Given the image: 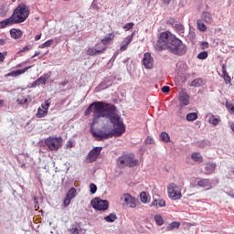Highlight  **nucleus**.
Masks as SVG:
<instances>
[{
  "mask_svg": "<svg viewBox=\"0 0 234 234\" xmlns=\"http://www.w3.org/2000/svg\"><path fill=\"white\" fill-rule=\"evenodd\" d=\"M90 112H93L90 133L94 138H99V142L122 136L125 133V124L114 104L94 101L86 109L85 116H89Z\"/></svg>",
  "mask_w": 234,
  "mask_h": 234,
  "instance_id": "obj_1",
  "label": "nucleus"
},
{
  "mask_svg": "<svg viewBox=\"0 0 234 234\" xmlns=\"http://www.w3.org/2000/svg\"><path fill=\"white\" fill-rule=\"evenodd\" d=\"M156 50H168L174 56H185L187 53V46L171 32L165 31L159 35Z\"/></svg>",
  "mask_w": 234,
  "mask_h": 234,
  "instance_id": "obj_2",
  "label": "nucleus"
},
{
  "mask_svg": "<svg viewBox=\"0 0 234 234\" xmlns=\"http://www.w3.org/2000/svg\"><path fill=\"white\" fill-rule=\"evenodd\" d=\"M30 16V7L25 4L18 5L14 10L11 18L13 19L15 25L19 23H25L26 19H28Z\"/></svg>",
  "mask_w": 234,
  "mask_h": 234,
  "instance_id": "obj_3",
  "label": "nucleus"
},
{
  "mask_svg": "<svg viewBox=\"0 0 234 234\" xmlns=\"http://www.w3.org/2000/svg\"><path fill=\"white\" fill-rule=\"evenodd\" d=\"M168 197L171 200H180L182 198V188L175 183L167 186Z\"/></svg>",
  "mask_w": 234,
  "mask_h": 234,
  "instance_id": "obj_4",
  "label": "nucleus"
},
{
  "mask_svg": "<svg viewBox=\"0 0 234 234\" xmlns=\"http://www.w3.org/2000/svg\"><path fill=\"white\" fill-rule=\"evenodd\" d=\"M118 164L121 165H126L127 167H136V165H138V159H134V154H130L119 157Z\"/></svg>",
  "mask_w": 234,
  "mask_h": 234,
  "instance_id": "obj_5",
  "label": "nucleus"
},
{
  "mask_svg": "<svg viewBox=\"0 0 234 234\" xmlns=\"http://www.w3.org/2000/svg\"><path fill=\"white\" fill-rule=\"evenodd\" d=\"M61 142H63L61 137H48L45 140V144L50 151H58L61 146Z\"/></svg>",
  "mask_w": 234,
  "mask_h": 234,
  "instance_id": "obj_6",
  "label": "nucleus"
},
{
  "mask_svg": "<svg viewBox=\"0 0 234 234\" xmlns=\"http://www.w3.org/2000/svg\"><path fill=\"white\" fill-rule=\"evenodd\" d=\"M90 204L93 209H96L97 211H107V209H109V201L100 197L92 199Z\"/></svg>",
  "mask_w": 234,
  "mask_h": 234,
  "instance_id": "obj_7",
  "label": "nucleus"
},
{
  "mask_svg": "<svg viewBox=\"0 0 234 234\" xmlns=\"http://www.w3.org/2000/svg\"><path fill=\"white\" fill-rule=\"evenodd\" d=\"M103 147L101 146H97L94 147L92 150H90L87 155V160L90 164H92L98 160V156H100L101 150Z\"/></svg>",
  "mask_w": 234,
  "mask_h": 234,
  "instance_id": "obj_8",
  "label": "nucleus"
},
{
  "mask_svg": "<svg viewBox=\"0 0 234 234\" xmlns=\"http://www.w3.org/2000/svg\"><path fill=\"white\" fill-rule=\"evenodd\" d=\"M121 200L124 201V206H126L127 207H136L135 199L130 194H124L121 197Z\"/></svg>",
  "mask_w": 234,
  "mask_h": 234,
  "instance_id": "obj_9",
  "label": "nucleus"
},
{
  "mask_svg": "<svg viewBox=\"0 0 234 234\" xmlns=\"http://www.w3.org/2000/svg\"><path fill=\"white\" fill-rule=\"evenodd\" d=\"M143 64L144 69H153V57H151V53H144L143 58Z\"/></svg>",
  "mask_w": 234,
  "mask_h": 234,
  "instance_id": "obj_10",
  "label": "nucleus"
},
{
  "mask_svg": "<svg viewBox=\"0 0 234 234\" xmlns=\"http://www.w3.org/2000/svg\"><path fill=\"white\" fill-rule=\"evenodd\" d=\"M179 105L180 107H186L189 105V95L186 91H181L179 93Z\"/></svg>",
  "mask_w": 234,
  "mask_h": 234,
  "instance_id": "obj_11",
  "label": "nucleus"
},
{
  "mask_svg": "<svg viewBox=\"0 0 234 234\" xmlns=\"http://www.w3.org/2000/svg\"><path fill=\"white\" fill-rule=\"evenodd\" d=\"M29 69H32V66H28V67H27L25 69H22L11 71V72L7 73L6 76H11L13 78H17V76H21V74H25V72H27V70H29Z\"/></svg>",
  "mask_w": 234,
  "mask_h": 234,
  "instance_id": "obj_12",
  "label": "nucleus"
},
{
  "mask_svg": "<svg viewBox=\"0 0 234 234\" xmlns=\"http://www.w3.org/2000/svg\"><path fill=\"white\" fill-rule=\"evenodd\" d=\"M10 36L13 39H21L23 37V31L21 29L12 28L10 30Z\"/></svg>",
  "mask_w": 234,
  "mask_h": 234,
  "instance_id": "obj_13",
  "label": "nucleus"
},
{
  "mask_svg": "<svg viewBox=\"0 0 234 234\" xmlns=\"http://www.w3.org/2000/svg\"><path fill=\"white\" fill-rule=\"evenodd\" d=\"M69 234H80L81 233V227L78 223H73L69 229Z\"/></svg>",
  "mask_w": 234,
  "mask_h": 234,
  "instance_id": "obj_14",
  "label": "nucleus"
},
{
  "mask_svg": "<svg viewBox=\"0 0 234 234\" xmlns=\"http://www.w3.org/2000/svg\"><path fill=\"white\" fill-rule=\"evenodd\" d=\"M215 169H217V164H215V163H208L205 165L206 175H211V173H213V171H215Z\"/></svg>",
  "mask_w": 234,
  "mask_h": 234,
  "instance_id": "obj_15",
  "label": "nucleus"
},
{
  "mask_svg": "<svg viewBox=\"0 0 234 234\" xmlns=\"http://www.w3.org/2000/svg\"><path fill=\"white\" fill-rule=\"evenodd\" d=\"M104 50H105V48H103L101 49H96L94 48H90L87 50V54H88V56H100V54H101Z\"/></svg>",
  "mask_w": 234,
  "mask_h": 234,
  "instance_id": "obj_16",
  "label": "nucleus"
},
{
  "mask_svg": "<svg viewBox=\"0 0 234 234\" xmlns=\"http://www.w3.org/2000/svg\"><path fill=\"white\" fill-rule=\"evenodd\" d=\"M10 25H16L12 16H10L7 19H5V20L1 21L0 22V28H6V27H10Z\"/></svg>",
  "mask_w": 234,
  "mask_h": 234,
  "instance_id": "obj_17",
  "label": "nucleus"
},
{
  "mask_svg": "<svg viewBox=\"0 0 234 234\" xmlns=\"http://www.w3.org/2000/svg\"><path fill=\"white\" fill-rule=\"evenodd\" d=\"M222 74H223V79H224L225 83H227V84L231 83V77L226 70V64L222 65Z\"/></svg>",
  "mask_w": 234,
  "mask_h": 234,
  "instance_id": "obj_18",
  "label": "nucleus"
},
{
  "mask_svg": "<svg viewBox=\"0 0 234 234\" xmlns=\"http://www.w3.org/2000/svg\"><path fill=\"white\" fill-rule=\"evenodd\" d=\"M208 123H211V125H214L215 127H217V125L220 123V117L210 115V117L208 118Z\"/></svg>",
  "mask_w": 234,
  "mask_h": 234,
  "instance_id": "obj_19",
  "label": "nucleus"
},
{
  "mask_svg": "<svg viewBox=\"0 0 234 234\" xmlns=\"http://www.w3.org/2000/svg\"><path fill=\"white\" fill-rule=\"evenodd\" d=\"M199 187H211V181L209 179H201L197 182Z\"/></svg>",
  "mask_w": 234,
  "mask_h": 234,
  "instance_id": "obj_20",
  "label": "nucleus"
},
{
  "mask_svg": "<svg viewBox=\"0 0 234 234\" xmlns=\"http://www.w3.org/2000/svg\"><path fill=\"white\" fill-rule=\"evenodd\" d=\"M202 85H204V80L197 78L192 80L190 87H202Z\"/></svg>",
  "mask_w": 234,
  "mask_h": 234,
  "instance_id": "obj_21",
  "label": "nucleus"
},
{
  "mask_svg": "<svg viewBox=\"0 0 234 234\" xmlns=\"http://www.w3.org/2000/svg\"><path fill=\"white\" fill-rule=\"evenodd\" d=\"M202 16L204 17L205 23H207L208 25L213 23V16H211V13L204 12Z\"/></svg>",
  "mask_w": 234,
  "mask_h": 234,
  "instance_id": "obj_22",
  "label": "nucleus"
},
{
  "mask_svg": "<svg viewBox=\"0 0 234 234\" xmlns=\"http://www.w3.org/2000/svg\"><path fill=\"white\" fill-rule=\"evenodd\" d=\"M112 39H114V34L111 33L101 39V43L102 45H109V43L112 42Z\"/></svg>",
  "mask_w": 234,
  "mask_h": 234,
  "instance_id": "obj_23",
  "label": "nucleus"
},
{
  "mask_svg": "<svg viewBox=\"0 0 234 234\" xmlns=\"http://www.w3.org/2000/svg\"><path fill=\"white\" fill-rule=\"evenodd\" d=\"M160 140L161 142H165V144H168V142H171V137L168 133L162 132L160 134Z\"/></svg>",
  "mask_w": 234,
  "mask_h": 234,
  "instance_id": "obj_24",
  "label": "nucleus"
},
{
  "mask_svg": "<svg viewBox=\"0 0 234 234\" xmlns=\"http://www.w3.org/2000/svg\"><path fill=\"white\" fill-rule=\"evenodd\" d=\"M192 160H194V162H198L199 164H202L204 162V158L202 157V155H200L199 153H194L191 155Z\"/></svg>",
  "mask_w": 234,
  "mask_h": 234,
  "instance_id": "obj_25",
  "label": "nucleus"
},
{
  "mask_svg": "<svg viewBox=\"0 0 234 234\" xmlns=\"http://www.w3.org/2000/svg\"><path fill=\"white\" fill-rule=\"evenodd\" d=\"M9 8L6 5H0V17H6V14H8Z\"/></svg>",
  "mask_w": 234,
  "mask_h": 234,
  "instance_id": "obj_26",
  "label": "nucleus"
},
{
  "mask_svg": "<svg viewBox=\"0 0 234 234\" xmlns=\"http://www.w3.org/2000/svg\"><path fill=\"white\" fill-rule=\"evenodd\" d=\"M154 219L155 224H157V226H164V218H162V215L160 214L154 215Z\"/></svg>",
  "mask_w": 234,
  "mask_h": 234,
  "instance_id": "obj_27",
  "label": "nucleus"
},
{
  "mask_svg": "<svg viewBox=\"0 0 234 234\" xmlns=\"http://www.w3.org/2000/svg\"><path fill=\"white\" fill-rule=\"evenodd\" d=\"M104 220L106 222H114V220H118V217L114 213H111L110 215L104 217Z\"/></svg>",
  "mask_w": 234,
  "mask_h": 234,
  "instance_id": "obj_28",
  "label": "nucleus"
},
{
  "mask_svg": "<svg viewBox=\"0 0 234 234\" xmlns=\"http://www.w3.org/2000/svg\"><path fill=\"white\" fill-rule=\"evenodd\" d=\"M47 114H48V112H47L43 108H38L36 116H37V118H45V116H47Z\"/></svg>",
  "mask_w": 234,
  "mask_h": 234,
  "instance_id": "obj_29",
  "label": "nucleus"
},
{
  "mask_svg": "<svg viewBox=\"0 0 234 234\" xmlns=\"http://www.w3.org/2000/svg\"><path fill=\"white\" fill-rule=\"evenodd\" d=\"M77 193H78V190H76L74 187H71V188L68 191L66 197H67V198H71V200H72V198H74V197H76V194H77Z\"/></svg>",
  "mask_w": 234,
  "mask_h": 234,
  "instance_id": "obj_30",
  "label": "nucleus"
},
{
  "mask_svg": "<svg viewBox=\"0 0 234 234\" xmlns=\"http://www.w3.org/2000/svg\"><path fill=\"white\" fill-rule=\"evenodd\" d=\"M178 228H180V222L173 221L167 226L166 229L167 231H172V229H178Z\"/></svg>",
  "mask_w": 234,
  "mask_h": 234,
  "instance_id": "obj_31",
  "label": "nucleus"
},
{
  "mask_svg": "<svg viewBox=\"0 0 234 234\" xmlns=\"http://www.w3.org/2000/svg\"><path fill=\"white\" fill-rule=\"evenodd\" d=\"M140 198L143 204H147L149 202V195L145 192H141Z\"/></svg>",
  "mask_w": 234,
  "mask_h": 234,
  "instance_id": "obj_32",
  "label": "nucleus"
},
{
  "mask_svg": "<svg viewBox=\"0 0 234 234\" xmlns=\"http://www.w3.org/2000/svg\"><path fill=\"white\" fill-rule=\"evenodd\" d=\"M198 118V114L197 112H191L186 115L187 122H195Z\"/></svg>",
  "mask_w": 234,
  "mask_h": 234,
  "instance_id": "obj_33",
  "label": "nucleus"
},
{
  "mask_svg": "<svg viewBox=\"0 0 234 234\" xmlns=\"http://www.w3.org/2000/svg\"><path fill=\"white\" fill-rule=\"evenodd\" d=\"M197 28L201 32H206V30H207V27H206L202 20H197Z\"/></svg>",
  "mask_w": 234,
  "mask_h": 234,
  "instance_id": "obj_34",
  "label": "nucleus"
},
{
  "mask_svg": "<svg viewBox=\"0 0 234 234\" xmlns=\"http://www.w3.org/2000/svg\"><path fill=\"white\" fill-rule=\"evenodd\" d=\"M54 44V39H49L39 46V48H47Z\"/></svg>",
  "mask_w": 234,
  "mask_h": 234,
  "instance_id": "obj_35",
  "label": "nucleus"
},
{
  "mask_svg": "<svg viewBox=\"0 0 234 234\" xmlns=\"http://www.w3.org/2000/svg\"><path fill=\"white\" fill-rule=\"evenodd\" d=\"M109 87H111V84H107V81H103L97 87V89L99 90H105V89H109Z\"/></svg>",
  "mask_w": 234,
  "mask_h": 234,
  "instance_id": "obj_36",
  "label": "nucleus"
},
{
  "mask_svg": "<svg viewBox=\"0 0 234 234\" xmlns=\"http://www.w3.org/2000/svg\"><path fill=\"white\" fill-rule=\"evenodd\" d=\"M129 45L130 44H127V39L125 38L120 48L121 52H125V50H127V47H129Z\"/></svg>",
  "mask_w": 234,
  "mask_h": 234,
  "instance_id": "obj_37",
  "label": "nucleus"
},
{
  "mask_svg": "<svg viewBox=\"0 0 234 234\" xmlns=\"http://www.w3.org/2000/svg\"><path fill=\"white\" fill-rule=\"evenodd\" d=\"M28 99L22 97V98H18L16 100V103H18V105H25V103H27Z\"/></svg>",
  "mask_w": 234,
  "mask_h": 234,
  "instance_id": "obj_38",
  "label": "nucleus"
},
{
  "mask_svg": "<svg viewBox=\"0 0 234 234\" xmlns=\"http://www.w3.org/2000/svg\"><path fill=\"white\" fill-rule=\"evenodd\" d=\"M198 59H207V51H202L197 55Z\"/></svg>",
  "mask_w": 234,
  "mask_h": 234,
  "instance_id": "obj_39",
  "label": "nucleus"
},
{
  "mask_svg": "<svg viewBox=\"0 0 234 234\" xmlns=\"http://www.w3.org/2000/svg\"><path fill=\"white\" fill-rule=\"evenodd\" d=\"M174 28L177 32H184V25H182V24H175Z\"/></svg>",
  "mask_w": 234,
  "mask_h": 234,
  "instance_id": "obj_40",
  "label": "nucleus"
},
{
  "mask_svg": "<svg viewBox=\"0 0 234 234\" xmlns=\"http://www.w3.org/2000/svg\"><path fill=\"white\" fill-rule=\"evenodd\" d=\"M90 191L91 195H94V193H96V191H98V186H96V185H94V183L90 184Z\"/></svg>",
  "mask_w": 234,
  "mask_h": 234,
  "instance_id": "obj_41",
  "label": "nucleus"
},
{
  "mask_svg": "<svg viewBox=\"0 0 234 234\" xmlns=\"http://www.w3.org/2000/svg\"><path fill=\"white\" fill-rule=\"evenodd\" d=\"M37 82V85H47V83L45 82V78L43 77H39L37 80H35Z\"/></svg>",
  "mask_w": 234,
  "mask_h": 234,
  "instance_id": "obj_42",
  "label": "nucleus"
},
{
  "mask_svg": "<svg viewBox=\"0 0 234 234\" xmlns=\"http://www.w3.org/2000/svg\"><path fill=\"white\" fill-rule=\"evenodd\" d=\"M133 27H134V23L133 22H130V23H127L123 26V30H131L133 28Z\"/></svg>",
  "mask_w": 234,
  "mask_h": 234,
  "instance_id": "obj_43",
  "label": "nucleus"
},
{
  "mask_svg": "<svg viewBox=\"0 0 234 234\" xmlns=\"http://www.w3.org/2000/svg\"><path fill=\"white\" fill-rule=\"evenodd\" d=\"M134 34H136V31H133L130 36L125 38L127 44H131V41H133V38L134 37Z\"/></svg>",
  "mask_w": 234,
  "mask_h": 234,
  "instance_id": "obj_44",
  "label": "nucleus"
},
{
  "mask_svg": "<svg viewBox=\"0 0 234 234\" xmlns=\"http://www.w3.org/2000/svg\"><path fill=\"white\" fill-rule=\"evenodd\" d=\"M41 107L44 111H47V112H48V108L50 107V102L46 101L45 103L41 104Z\"/></svg>",
  "mask_w": 234,
  "mask_h": 234,
  "instance_id": "obj_45",
  "label": "nucleus"
},
{
  "mask_svg": "<svg viewBox=\"0 0 234 234\" xmlns=\"http://www.w3.org/2000/svg\"><path fill=\"white\" fill-rule=\"evenodd\" d=\"M157 207H165V200L164 199L157 200Z\"/></svg>",
  "mask_w": 234,
  "mask_h": 234,
  "instance_id": "obj_46",
  "label": "nucleus"
},
{
  "mask_svg": "<svg viewBox=\"0 0 234 234\" xmlns=\"http://www.w3.org/2000/svg\"><path fill=\"white\" fill-rule=\"evenodd\" d=\"M145 144L151 145L152 144H154V139H153L151 136H148L145 140Z\"/></svg>",
  "mask_w": 234,
  "mask_h": 234,
  "instance_id": "obj_47",
  "label": "nucleus"
},
{
  "mask_svg": "<svg viewBox=\"0 0 234 234\" xmlns=\"http://www.w3.org/2000/svg\"><path fill=\"white\" fill-rule=\"evenodd\" d=\"M27 50H32V46H25L22 49L18 51V54H21V52H27Z\"/></svg>",
  "mask_w": 234,
  "mask_h": 234,
  "instance_id": "obj_48",
  "label": "nucleus"
},
{
  "mask_svg": "<svg viewBox=\"0 0 234 234\" xmlns=\"http://www.w3.org/2000/svg\"><path fill=\"white\" fill-rule=\"evenodd\" d=\"M50 76H52V72L45 73L42 76H40V78H44L45 83H47V80H48V78H50Z\"/></svg>",
  "mask_w": 234,
  "mask_h": 234,
  "instance_id": "obj_49",
  "label": "nucleus"
},
{
  "mask_svg": "<svg viewBox=\"0 0 234 234\" xmlns=\"http://www.w3.org/2000/svg\"><path fill=\"white\" fill-rule=\"evenodd\" d=\"M226 107L227 109H229V111H231V112H233L234 114V105L229 103V102H226Z\"/></svg>",
  "mask_w": 234,
  "mask_h": 234,
  "instance_id": "obj_50",
  "label": "nucleus"
},
{
  "mask_svg": "<svg viewBox=\"0 0 234 234\" xmlns=\"http://www.w3.org/2000/svg\"><path fill=\"white\" fill-rule=\"evenodd\" d=\"M202 50H206V48H209V43L207 42H201V45H200Z\"/></svg>",
  "mask_w": 234,
  "mask_h": 234,
  "instance_id": "obj_51",
  "label": "nucleus"
},
{
  "mask_svg": "<svg viewBox=\"0 0 234 234\" xmlns=\"http://www.w3.org/2000/svg\"><path fill=\"white\" fill-rule=\"evenodd\" d=\"M8 52L5 51V52H0V63L5 61V56H7Z\"/></svg>",
  "mask_w": 234,
  "mask_h": 234,
  "instance_id": "obj_52",
  "label": "nucleus"
},
{
  "mask_svg": "<svg viewBox=\"0 0 234 234\" xmlns=\"http://www.w3.org/2000/svg\"><path fill=\"white\" fill-rule=\"evenodd\" d=\"M70 200H72L71 198L69 197H66L65 200H64V206L65 207H69V206H70Z\"/></svg>",
  "mask_w": 234,
  "mask_h": 234,
  "instance_id": "obj_53",
  "label": "nucleus"
},
{
  "mask_svg": "<svg viewBox=\"0 0 234 234\" xmlns=\"http://www.w3.org/2000/svg\"><path fill=\"white\" fill-rule=\"evenodd\" d=\"M169 90H171V88L169 86H164L162 88V92L167 93L169 92Z\"/></svg>",
  "mask_w": 234,
  "mask_h": 234,
  "instance_id": "obj_54",
  "label": "nucleus"
},
{
  "mask_svg": "<svg viewBox=\"0 0 234 234\" xmlns=\"http://www.w3.org/2000/svg\"><path fill=\"white\" fill-rule=\"evenodd\" d=\"M207 144V141H202L201 143H199L198 147H201L202 149H204V147H206Z\"/></svg>",
  "mask_w": 234,
  "mask_h": 234,
  "instance_id": "obj_55",
  "label": "nucleus"
},
{
  "mask_svg": "<svg viewBox=\"0 0 234 234\" xmlns=\"http://www.w3.org/2000/svg\"><path fill=\"white\" fill-rule=\"evenodd\" d=\"M31 89H35V87H39L37 82L35 80L32 84H31Z\"/></svg>",
  "mask_w": 234,
  "mask_h": 234,
  "instance_id": "obj_56",
  "label": "nucleus"
},
{
  "mask_svg": "<svg viewBox=\"0 0 234 234\" xmlns=\"http://www.w3.org/2000/svg\"><path fill=\"white\" fill-rule=\"evenodd\" d=\"M151 206H155L158 207V199L154 200Z\"/></svg>",
  "mask_w": 234,
  "mask_h": 234,
  "instance_id": "obj_57",
  "label": "nucleus"
},
{
  "mask_svg": "<svg viewBox=\"0 0 234 234\" xmlns=\"http://www.w3.org/2000/svg\"><path fill=\"white\" fill-rule=\"evenodd\" d=\"M39 39H41V33L35 37V41H39Z\"/></svg>",
  "mask_w": 234,
  "mask_h": 234,
  "instance_id": "obj_58",
  "label": "nucleus"
},
{
  "mask_svg": "<svg viewBox=\"0 0 234 234\" xmlns=\"http://www.w3.org/2000/svg\"><path fill=\"white\" fill-rule=\"evenodd\" d=\"M164 5H170L171 0H163Z\"/></svg>",
  "mask_w": 234,
  "mask_h": 234,
  "instance_id": "obj_59",
  "label": "nucleus"
},
{
  "mask_svg": "<svg viewBox=\"0 0 234 234\" xmlns=\"http://www.w3.org/2000/svg\"><path fill=\"white\" fill-rule=\"evenodd\" d=\"M6 43V40H5V39H3V38H1L0 39V45H5Z\"/></svg>",
  "mask_w": 234,
  "mask_h": 234,
  "instance_id": "obj_60",
  "label": "nucleus"
},
{
  "mask_svg": "<svg viewBox=\"0 0 234 234\" xmlns=\"http://www.w3.org/2000/svg\"><path fill=\"white\" fill-rule=\"evenodd\" d=\"M39 56V51H36L35 54L31 57L32 58Z\"/></svg>",
  "mask_w": 234,
  "mask_h": 234,
  "instance_id": "obj_61",
  "label": "nucleus"
},
{
  "mask_svg": "<svg viewBox=\"0 0 234 234\" xmlns=\"http://www.w3.org/2000/svg\"><path fill=\"white\" fill-rule=\"evenodd\" d=\"M229 197H230V198H234V193L233 192H229L228 193Z\"/></svg>",
  "mask_w": 234,
  "mask_h": 234,
  "instance_id": "obj_62",
  "label": "nucleus"
},
{
  "mask_svg": "<svg viewBox=\"0 0 234 234\" xmlns=\"http://www.w3.org/2000/svg\"><path fill=\"white\" fill-rule=\"evenodd\" d=\"M5 105V101L3 100H0V107H3Z\"/></svg>",
  "mask_w": 234,
  "mask_h": 234,
  "instance_id": "obj_63",
  "label": "nucleus"
},
{
  "mask_svg": "<svg viewBox=\"0 0 234 234\" xmlns=\"http://www.w3.org/2000/svg\"><path fill=\"white\" fill-rule=\"evenodd\" d=\"M230 129H231V131H233V133H234V123H232V124L230 125Z\"/></svg>",
  "mask_w": 234,
  "mask_h": 234,
  "instance_id": "obj_64",
  "label": "nucleus"
}]
</instances>
